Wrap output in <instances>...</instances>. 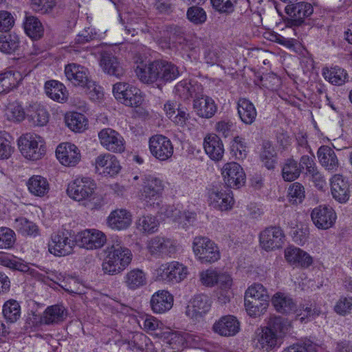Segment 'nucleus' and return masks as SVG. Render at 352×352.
Instances as JSON below:
<instances>
[{
  "instance_id": "f257e3e1",
  "label": "nucleus",
  "mask_w": 352,
  "mask_h": 352,
  "mask_svg": "<svg viewBox=\"0 0 352 352\" xmlns=\"http://www.w3.org/2000/svg\"><path fill=\"white\" fill-rule=\"evenodd\" d=\"M105 257L102 264V271L108 275L121 274L131 263V251L122 245L121 239L116 236L104 250Z\"/></svg>"
},
{
  "instance_id": "f03ea898",
  "label": "nucleus",
  "mask_w": 352,
  "mask_h": 352,
  "mask_svg": "<svg viewBox=\"0 0 352 352\" xmlns=\"http://www.w3.org/2000/svg\"><path fill=\"white\" fill-rule=\"evenodd\" d=\"M164 190L162 179L153 175H146L142 179V188L139 192V199L145 208H155Z\"/></svg>"
},
{
  "instance_id": "7ed1b4c3",
  "label": "nucleus",
  "mask_w": 352,
  "mask_h": 352,
  "mask_svg": "<svg viewBox=\"0 0 352 352\" xmlns=\"http://www.w3.org/2000/svg\"><path fill=\"white\" fill-rule=\"evenodd\" d=\"M194 254L201 263L208 264L220 258V252L217 244L206 236H198L192 241Z\"/></svg>"
},
{
  "instance_id": "20e7f679",
  "label": "nucleus",
  "mask_w": 352,
  "mask_h": 352,
  "mask_svg": "<svg viewBox=\"0 0 352 352\" xmlns=\"http://www.w3.org/2000/svg\"><path fill=\"white\" fill-rule=\"evenodd\" d=\"M18 145L22 155L30 160H38L45 153L43 139L34 133H25L18 140Z\"/></svg>"
},
{
  "instance_id": "39448f33",
  "label": "nucleus",
  "mask_w": 352,
  "mask_h": 352,
  "mask_svg": "<svg viewBox=\"0 0 352 352\" xmlns=\"http://www.w3.org/2000/svg\"><path fill=\"white\" fill-rule=\"evenodd\" d=\"M96 184L89 177H77L71 182L67 188L68 196L78 202L91 201L93 198Z\"/></svg>"
},
{
  "instance_id": "423d86ee",
  "label": "nucleus",
  "mask_w": 352,
  "mask_h": 352,
  "mask_svg": "<svg viewBox=\"0 0 352 352\" xmlns=\"http://www.w3.org/2000/svg\"><path fill=\"white\" fill-rule=\"evenodd\" d=\"M113 94L117 100L128 107H138L143 102L141 91L126 82H120L113 85Z\"/></svg>"
},
{
  "instance_id": "0eeeda50",
  "label": "nucleus",
  "mask_w": 352,
  "mask_h": 352,
  "mask_svg": "<svg viewBox=\"0 0 352 352\" xmlns=\"http://www.w3.org/2000/svg\"><path fill=\"white\" fill-rule=\"evenodd\" d=\"M285 12L288 16L284 21L287 28L300 26L306 18L310 16L314 12L312 6L307 2L300 1L287 4Z\"/></svg>"
},
{
  "instance_id": "6e6552de",
  "label": "nucleus",
  "mask_w": 352,
  "mask_h": 352,
  "mask_svg": "<svg viewBox=\"0 0 352 352\" xmlns=\"http://www.w3.org/2000/svg\"><path fill=\"white\" fill-rule=\"evenodd\" d=\"M146 250L155 258H170L177 251V242L170 238L155 236L148 240Z\"/></svg>"
},
{
  "instance_id": "1a4fd4ad",
  "label": "nucleus",
  "mask_w": 352,
  "mask_h": 352,
  "mask_svg": "<svg viewBox=\"0 0 352 352\" xmlns=\"http://www.w3.org/2000/svg\"><path fill=\"white\" fill-rule=\"evenodd\" d=\"M100 144L107 151L114 153H122L125 151V140L123 136L111 128H104L98 134Z\"/></svg>"
},
{
  "instance_id": "9d476101",
  "label": "nucleus",
  "mask_w": 352,
  "mask_h": 352,
  "mask_svg": "<svg viewBox=\"0 0 352 352\" xmlns=\"http://www.w3.org/2000/svg\"><path fill=\"white\" fill-rule=\"evenodd\" d=\"M76 242L87 250L101 248L107 242V236L102 231L96 229H86L76 236Z\"/></svg>"
},
{
  "instance_id": "9b49d317",
  "label": "nucleus",
  "mask_w": 352,
  "mask_h": 352,
  "mask_svg": "<svg viewBox=\"0 0 352 352\" xmlns=\"http://www.w3.org/2000/svg\"><path fill=\"white\" fill-rule=\"evenodd\" d=\"M252 343L256 349L270 352L275 348L279 347L282 342L278 340L272 331H270L265 327H261L255 331Z\"/></svg>"
},
{
  "instance_id": "f8f14e48",
  "label": "nucleus",
  "mask_w": 352,
  "mask_h": 352,
  "mask_svg": "<svg viewBox=\"0 0 352 352\" xmlns=\"http://www.w3.org/2000/svg\"><path fill=\"white\" fill-rule=\"evenodd\" d=\"M221 175L225 184L230 188H239L245 183V172L238 163L225 164L221 169Z\"/></svg>"
},
{
  "instance_id": "ddd939ff",
  "label": "nucleus",
  "mask_w": 352,
  "mask_h": 352,
  "mask_svg": "<svg viewBox=\"0 0 352 352\" xmlns=\"http://www.w3.org/2000/svg\"><path fill=\"white\" fill-rule=\"evenodd\" d=\"M285 238L283 230L276 226L265 228L259 236L261 246L266 251L280 248L284 244Z\"/></svg>"
},
{
  "instance_id": "4468645a",
  "label": "nucleus",
  "mask_w": 352,
  "mask_h": 352,
  "mask_svg": "<svg viewBox=\"0 0 352 352\" xmlns=\"http://www.w3.org/2000/svg\"><path fill=\"white\" fill-rule=\"evenodd\" d=\"M149 149L152 155L160 161L170 159L173 154L171 141L162 135H156L150 138Z\"/></svg>"
},
{
  "instance_id": "2eb2a0df",
  "label": "nucleus",
  "mask_w": 352,
  "mask_h": 352,
  "mask_svg": "<svg viewBox=\"0 0 352 352\" xmlns=\"http://www.w3.org/2000/svg\"><path fill=\"white\" fill-rule=\"evenodd\" d=\"M74 241L65 232H57L52 234L48 244L49 252L56 256H64L72 253Z\"/></svg>"
},
{
  "instance_id": "dca6fc26",
  "label": "nucleus",
  "mask_w": 352,
  "mask_h": 352,
  "mask_svg": "<svg viewBox=\"0 0 352 352\" xmlns=\"http://www.w3.org/2000/svg\"><path fill=\"white\" fill-rule=\"evenodd\" d=\"M211 305L212 301L208 296L196 295L186 307L185 314L193 320L198 321L210 311Z\"/></svg>"
},
{
  "instance_id": "f3484780",
  "label": "nucleus",
  "mask_w": 352,
  "mask_h": 352,
  "mask_svg": "<svg viewBox=\"0 0 352 352\" xmlns=\"http://www.w3.org/2000/svg\"><path fill=\"white\" fill-rule=\"evenodd\" d=\"M95 169L100 175L113 177L120 172L121 166L115 155L107 153L99 155L95 159Z\"/></svg>"
},
{
  "instance_id": "a211bd4d",
  "label": "nucleus",
  "mask_w": 352,
  "mask_h": 352,
  "mask_svg": "<svg viewBox=\"0 0 352 352\" xmlns=\"http://www.w3.org/2000/svg\"><path fill=\"white\" fill-rule=\"evenodd\" d=\"M336 217L333 209L325 206L315 208L311 214L314 224L321 230H327L331 228L336 222Z\"/></svg>"
},
{
  "instance_id": "6ab92c4d",
  "label": "nucleus",
  "mask_w": 352,
  "mask_h": 352,
  "mask_svg": "<svg viewBox=\"0 0 352 352\" xmlns=\"http://www.w3.org/2000/svg\"><path fill=\"white\" fill-rule=\"evenodd\" d=\"M59 162L66 166H75L80 160L81 155L78 147L71 143H62L56 150Z\"/></svg>"
},
{
  "instance_id": "aec40b11",
  "label": "nucleus",
  "mask_w": 352,
  "mask_h": 352,
  "mask_svg": "<svg viewBox=\"0 0 352 352\" xmlns=\"http://www.w3.org/2000/svg\"><path fill=\"white\" fill-rule=\"evenodd\" d=\"M174 93L182 100L186 101L190 98L196 99L197 97L202 96L203 87L197 82L183 80L176 84Z\"/></svg>"
},
{
  "instance_id": "412c9836",
  "label": "nucleus",
  "mask_w": 352,
  "mask_h": 352,
  "mask_svg": "<svg viewBox=\"0 0 352 352\" xmlns=\"http://www.w3.org/2000/svg\"><path fill=\"white\" fill-rule=\"evenodd\" d=\"M173 296L168 291L158 290L152 295L150 306L155 314H164L173 307Z\"/></svg>"
},
{
  "instance_id": "4be33fe9",
  "label": "nucleus",
  "mask_w": 352,
  "mask_h": 352,
  "mask_svg": "<svg viewBox=\"0 0 352 352\" xmlns=\"http://www.w3.org/2000/svg\"><path fill=\"white\" fill-rule=\"evenodd\" d=\"M208 203L215 209L227 211L232 209L234 201L230 190H212L208 194Z\"/></svg>"
},
{
  "instance_id": "5701e85b",
  "label": "nucleus",
  "mask_w": 352,
  "mask_h": 352,
  "mask_svg": "<svg viewBox=\"0 0 352 352\" xmlns=\"http://www.w3.org/2000/svg\"><path fill=\"white\" fill-rule=\"evenodd\" d=\"M284 256L290 265L296 267H308L313 263V258L308 253L294 246L285 248Z\"/></svg>"
},
{
  "instance_id": "b1692460",
  "label": "nucleus",
  "mask_w": 352,
  "mask_h": 352,
  "mask_svg": "<svg viewBox=\"0 0 352 352\" xmlns=\"http://www.w3.org/2000/svg\"><path fill=\"white\" fill-rule=\"evenodd\" d=\"M65 74L67 80L74 85L85 86L92 83L89 79L88 69L76 63L69 64L65 66Z\"/></svg>"
},
{
  "instance_id": "393cba45",
  "label": "nucleus",
  "mask_w": 352,
  "mask_h": 352,
  "mask_svg": "<svg viewBox=\"0 0 352 352\" xmlns=\"http://www.w3.org/2000/svg\"><path fill=\"white\" fill-rule=\"evenodd\" d=\"M333 197L339 203H346L350 197L349 184L341 175H334L331 179Z\"/></svg>"
},
{
  "instance_id": "a878e982",
  "label": "nucleus",
  "mask_w": 352,
  "mask_h": 352,
  "mask_svg": "<svg viewBox=\"0 0 352 352\" xmlns=\"http://www.w3.org/2000/svg\"><path fill=\"white\" fill-rule=\"evenodd\" d=\"M214 331L222 336H233L240 329V323L236 317L228 315L222 316L212 327Z\"/></svg>"
},
{
  "instance_id": "bb28decb",
  "label": "nucleus",
  "mask_w": 352,
  "mask_h": 352,
  "mask_svg": "<svg viewBox=\"0 0 352 352\" xmlns=\"http://www.w3.org/2000/svg\"><path fill=\"white\" fill-rule=\"evenodd\" d=\"M193 109L199 117L209 119L214 116L217 106L212 98L202 94V96L194 99Z\"/></svg>"
},
{
  "instance_id": "cd10ccee",
  "label": "nucleus",
  "mask_w": 352,
  "mask_h": 352,
  "mask_svg": "<svg viewBox=\"0 0 352 352\" xmlns=\"http://www.w3.org/2000/svg\"><path fill=\"white\" fill-rule=\"evenodd\" d=\"M206 153L213 161H220L224 154V147L220 138L215 134L208 135L204 140Z\"/></svg>"
},
{
  "instance_id": "c85d7f7f",
  "label": "nucleus",
  "mask_w": 352,
  "mask_h": 352,
  "mask_svg": "<svg viewBox=\"0 0 352 352\" xmlns=\"http://www.w3.org/2000/svg\"><path fill=\"white\" fill-rule=\"evenodd\" d=\"M159 67L158 60L138 65L135 69V74L138 79L147 84L159 82Z\"/></svg>"
},
{
  "instance_id": "c756f323",
  "label": "nucleus",
  "mask_w": 352,
  "mask_h": 352,
  "mask_svg": "<svg viewBox=\"0 0 352 352\" xmlns=\"http://www.w3.org/2000/svg\"><path fill=\"white\" fill-rule=\"evenodd\" d=\"M131 214L125 209L112 211L107 218V225L113 230H125L131 224Z\"/></svg>"
},
{
  "instance_id": "7c9ffc66",
  "label": "nucleus",
  "mask_w": 352,
  "mask_h": 352,
  "mask_svg": "<svg viewBox=\"0 0 352 352\" xmlns=\"http://www.w3.org/2000/svg\"><path fill=\"white\" fill-rule=\"evenodd\" d=\"M270 331H272L281 342L285 336L289 332L292 324L289 320L281 316H272L269 318L267 325Z\"/></svg>"
},
{
  "instance_id": "2f4dec72",
  "label": "nucleus",
  "mask_w": 352,
  "mask_h": 352,
  "mask_svg": "<svg viewBox=\"0 0 352 352\" xmlns=\"http://www.w3.org/2000/svg\"><path fill=\"white\" fill-rule=\"evenodd\" d=\"M318 161L327 170L337 171L340 163L335 151L328 146H320L317 152Z\"/></svg>"
},
{
  "instance_id": "473e14b6",
  "label": "nucleus",
  "mask_w": 352,
  "mask_h": 352,
  "mask_svg": "<svg viewBox=\"0 0 352 352\" xmlns=\"http://www.w3.org/2000/svg\"><path fill=\"white\" fill-rule=\"evenodd\" d=\"M100 65L106 74L120 78L124 75V69L118 61L117 57L111 53L102 54Z\"/></svg>"
},
{
  "instance_id": "72a5a7b5",
  "label": "nucleus",
  "mask_w": 352,
  "mask_h": 352,
  "mask_svg": "<svg viewBox=\"0 0 352 352\" xmlns=\"http://www.w3.org/2000/svg\"><path fill=\"white\" fill-rule=\"evenodd\" d=\"M124 283L130 290H136L147 284L146 272L139 268L129 271L124 276Z\"/></svg>"
},
{
  "instance_id": "f704fd0d",
  "label": "nucleus",
  "mask_w": 352,
  "mask_h": 352,
  "mask_svg": "<svg viewBox=\"0 0 352 352\" xmlns=\"http://www.w3.org/2000/svg\"><path fill=\"white\" fill-rule=\"evenodd\" d=\"M237 112L241 120L245 124H252L257 116L254 104L246 98L239 99Z\"/></svg>"
},
{
  "instance_id": "c9c22d12",
  "label": "nucleus",
  "mask_w": 352,
  "mask_h": 352,
  "mask_svg": "<svg viewBox=\"0 0 352 352\" xmlns=\"http://www.w3.org/2000/svg\"><path fill=\"white\" fill-rule=\"evenodd\" d=\"M271 301L275 310L278 313L288 314L296 311V305L293 299L283 293H276Z\"/></svg>"
},
{
  "instance_id": "e433bc0d",
  "label": "nucleus",
  "mask_w": 352,
  "mask_h": 352,
  "mask_svg": "<svg viewBox=\"0 0 352 352\" xmlns=\"http://www.w3.org/2000/svg\"><path fill=\"white\" fill-rule=\"evenodd\" d=\"M322 74L327 81L333 85L341 86L348 81L347 72L338 66L324 67Z\"/></svg>"
},
{
  "instance_id": "4c0bfd02",
  "label": "nucleus",
  "mask_w": 352,
  "mask_h": 352,
  "mask_svg": "<svg viewBox=\"0 0 352 352\" xmlns=\"http://www.w3.org/2000/svg\"><path fill=\"white\" fill-rule=\"evenodd\" d=\"M67 316V311L62 305H55L48 307L41 318V322L52 324L63 321Z\"/></svg>"
},
{
  "instance_id": "58836bf2",
  "label": "nucleus",
  "mask_w": 352,
  "mask_h": 352,
  "mask_svg": "<svg viewBox=\"0 0 352 352\" xmlns=\"http://www.w3.org/2000/svg\"><path fill=\"white\" fill-rule=\"evenodd\" d=\"M159 82L166 83L175 80L179 76L178 67L173 63L158 60Z\"/></svg>"
},
{
  "instance_id": "ea45409f",
  "label": "nucleus",
  "mask_w": 352,
  "mask_h": 352,
  "mask_svg": "<svg viewBox=\"0 0 352 352\" xmlns=\"http://www.w3.org/2000/svg\"><path fill=\"white\" fill-rule=\"evenodd\" d=\"M46 94L52 100L63 102L67 98V91L63 84L57 80H50L45 82Z\"/></svg>"
},
{
  "instance_id": "a19ab883",
  "label": "nucleus",
  "mask_w": 352,
  "mask_h": 352,
  "mask_svg": "<svg viewBox=\"0 0 352 352\" xmlns=\"http://www.w3.org/2000/svg\"><path fill=\"white\" fill-rule=\"evenodd\" d=\"M23 27L26 34L34 40H38L43 36L44 28L40 20L34 16H26Z\"/></svg>"
},
{
  "instance_id": "79ce46f5",
  "label": "nucleus",
  "mask_w": 352,
  "mask_h": 352,
  "mask_svg": "<svg viewBox=\"0 0 352 352\" xmlns=\"http://www.w3.org/2000/svg\"><path fill=\"white\" fill-rule=\"evenodd\" d=\"M29 191L37 197L45 196L50 190V184L46 178L41 175L32 176L27 182Z\"/></svg>"
},
{
  "instance_id": "37998d69",
  "label": "nucleus",
  "mask_w": 352,
  "mask_h": 352,
  "mask_svg": "<svg viewBox=\"0 0 352 352\" xmlns=\"http://www.w3.org/2000/svg\"><path fill=\"white\" fill-rule=\"evenodd\" d=\"M159 225L158 219L151 214L143 215L136 221L137 229L142 233L147 234L156 232Z\"/></svg>"
},
{
  "instance_id": "c03bdc74",
  "label": "nucleus",
  "mask_w": 352,
  "mask_h": 352,
  "mask_svg": "<svg viewBox=\"0 0 352 352\" xmlns=\"http://www.w3.org/2000/svg\"><path fill=\"white\" fill-rule=\"evenodd\" d=\"M270 301H261L257 300H244V306L247 314L252 318H256L263 316L269 307Z\"/></svg>"
},
{
  "instance_id": "a18cd8bd",
  "label": "nucleus",
  "mask_w": 352,
  "mask_h": 352,
  "mask_svg": "<svg viewBox=\"0 0 352 352\" xmlns=\"http://www.w3.org/2000/svg\"><path fill=\"white\" fill-rule=\"evenodd\" d=\"M260 159L268 170L274 168L276 164V153L270 142L263 143Z\"/></svg>"
},
{
  "instance_id": "49530a36",
  "label": "nucleus",
  "mask_w": 352,
  "mask_h": 352,
  "mask_svg": "<svg viewBox=\"0 0 352 352\" xmlns=\"http://www.w3.org/2000/svg\"><path fill=\"white\" fill-rule=\"evenodd\" d=\"M246 300L270 301V296L266 288L261 283H254L248 287L244 295Z\"/></svg>"
},
{
  "instance_id": "de8ad7c7",
  "label": "nucleus",
  "mask_w": 352,
  "mask_h": 352,
  "mask_svg": "<svg viewBox=\"0 0 352 352\" xmlns=\"http://www.w3.org/2000/svg\"><path fill=\"white\" fill-rule=\"evenodd\" d=\"M13 226L23 234L36 236L39 234V229L36 223L28 221L24 217L16 219Z\"/></svg>"
},
{
  "instance_id": "09e8293b",
  "label": "nucleus",
  "mask_w": 352,
  "mask_h": 352,
  "mask_svg": "<svg viewBox=\"0 0 352 352\" xmlns=\"http://www.w3.org/2000/svg\"><path fill=\"white\" fill-rule=\"evenodd\" d=\"M3 314L9 322L17 321L21 316V307L19 302L12 299L6 301L3 306Z\"/></svg>"
},
{
  "instance_id": "8fccbe9b",
  "label": "nucleus",
  "mask_w": 352,
  "mask_h": 352,
  "mask_svg": "<svg viewBox=\"0 0 352 352\" xmlns=\"http://www.w3.org/2000/svg\"><path fill=\"white\" fill-rule=\"evenodd\" d=\"M65 122L67 126L74 131H84L87 124L85 116L77 112H72L65 117Z\"/></svg>"
},
{
  "instance_id": "3c124183",
  "label": "nucleus",
  "mask_w": 352,
  "mask_h": 352,
  "mask_svg": "<svg viewBox=\"0 0 352 352\" xmlns=\"http://www.w3.org/2000/svg\"><path fill=\"white\" fill-rule=\"evenodd\" d=\"M301 173L300 167L296 161L288 159L282 168V175L285 181L292 182L296 179Z\"/></svg>"
},
{
  "instance_id": "603ef678",
  "label": "nucleus",
  "mask_w": 352,
  "mask_h": 352,
  "mask_svg": "<svg viewBox=\"0 0 352 352\" xmlns=\"http://www.w3.org/2000/svg\"><path fill=\"white\" fill-rule=\"evenodd\" d=\"M319 348L318 344L306 339L284 348L281 352H318Z\"/></svg>"
},
{
  "instance_id": "864d4df0",
  "label": "nucleus",
  "mask_w": 352,
  "mask_h": 352,
  "mask_svg": "<svg viewBox=\"0 0 352 352\" xmlns=\"http://www.w3.org/2000/svg\"><path fill=\"white\" fill-rule=\"evenodd\" d=\"M19 38L15 34L0 36V50L6 54L14 52L19 47Z\"/></svg>"
},
{
  "instance_id": "5fc2aeb1",
  "label": "nucleus",
  "mask_w": 352,
  "mask_h": 352,
  "mask_svg": "<svg viewBox=\"0 0 352 352\" xmlns=\"http://www.w3.org/2000/svg\"><path fill=\"white\" fill-rule=\"evenodd\" d=\"M172 266L170 261L160 264L155 270V280L165 283L173 284Z\"/></svg>"
},
{
  "instance_id": "6e6d98bb",
  "label": "nucleus",
  "mask_w": 352,
  "mask_h": 352,
  "mask_svg": "<svg viewBox=\"0 0 352 352\" xmlns=\"http://www.w3.org/2000/svg\"><path fill=\"white\" fill-rule=\"evenodd\" d=\"M170 263L172 265L170 271L173 273V284L180 283L187 278L189 274L187 266L176 261H170Z\"/></svg>"
},
{
  "instance_id": "4d7b16f0",
  "label": "nucleus",
  "mask_w": 352,
  "mask_h": 352,
  "mask_svg": "<svg viewBox=\"0 0 352 352\" xmlns=\"http://www.w3.org/2000/svg\"><path fill=\"white\" fill-rule=\"evenodd\" d=\"M140 327L146 333H151L158 329H161L162 323L151 315H145L140 317L138 320Z\"/></svg>"
},
{
  "instance_id": "13d9d810",
  "label": "nucleus",
  "mask_w": 352,
  "mask_h": 352,
  "mask_svg": "<svg viewBox=\"0 0 352 352\" xmlns=\"http://www.w3.org/2000/svg\"><path fill=\"white\" fill-rule=\"evenodd\" d=\"M6 116L8 120L19 122L25 118V111L18 102H12L8 104L6 110Z\"/></svg>"
},
{
  "instance_id": "bf43d9fd",
  "label": "nucleus",
  "mask_w": 352,
  "mask_h": 352,
  "mask_svg": "<svg viewBox=\"0 0 352 352\" xmlns=\"http://www.w3.org/2000/svg\"><path fill=\"white\" fill-rule=\"evenodd\" d=\"M305 197V188L301 184L295 182L290 185L288 189V198L290 203L293 204H300Z\"/></svg>"
},
{
  "instance_id": "052dcab7",
  "label": "nucleus",
  "mask_w": 352,
  "mask_h": 352,
  "mask_svg": "<svg viewBox=\"0 0 352 352\" xmlns=\"http://www.w3.org/2000/svg\"><path fill=\"white\" fill-rule=\"evenodd\" d=\"M187 18L194 24L200 25L206 22L207 15L203 8L197 6H192L188 9Z\"/></svg>"
},
{
  "instance_id": "680f3d73",
  "label": "nucleus",
  "mask_w": 352,
  "mask_h": 352,
  "mask_svg": "<svg viewBox=\"0 0 352 352\" xmlns=\"http://www.w3.org/2000/svg\"><path fill=\"white\" fill-rule=\"evenodd\" d=\"M15 242V233L12 230L6 227L0 228V248L8 249Z\"/></svg>"
},
{
  "instance_id": "e2e57ef3",
  "label": "nucleus",
  "mask_w": 352,
  "mask_h": 352,
  "mask_svg": "<svg viewBox=\"0 0 352 352\" xmlns=\"http://www.w3.org/2000/svg\"><path fill=\"white\" fill-rule=\"evenodd\" d=\"M9 138L8 134L0 132V160L8 159L14 151Z\"/></svg>"
},
{
  "instance_id": "0e129e2a",
  "label": "nucleus",
  "mask_w": 352,
  "mask_h": 352,
  "mask_svg": "<svg viewBox=\"0 0 352 352\" xmlns=\"http://www.w3.org/2000/svg\"><path fill=\"white\" fill-rule=\"evenodd\" d=\"M212 8L221 14H230L233 12L236 0H210Z\"/></svg>"
},
{
  "instance_id": "69168bd1",
  "label": "nucleus",
  "mask_w": 352,
  "mask_h": 352,
  "mask_svg": "<svg viewBox=\"0 0 352 352\" xmlns=\"http://www.w3.org/2000/svg\"><path fill=\"white\" fill-rule=\"evenodd\" d=\"M33 10L41 14H46L52 10L56 5L55 0H30Z\"/></svg>"
},
{
  "instance_id": "338daca9",
  "label": "nucleus",
  "mask_w": 352,
  "mask_h": 352,
  "mask_svg": "<svg viewBox=\"0 0 352 352\" xmlns=\"http://www.w3.org/2000/svg\"><path fill=\"white\" fill-rule=\"evenodd\" d=\"M0 82L4 91L9 92L18 85V80L12 71L0 74Z\"/></svg>"
},
{
  "instance_id": "774afa93",
  "label": "nucleus",
  "mask_w": 352,
  "mask_h": 352,
  "mask_svg": "<svg viewBox=\"0 0 352 352\" xmlns=\"http://www.w3.org/2000/svg\"><path fill=\"white\" fill-rule=\"evenodd\" d=\"M232 150L234 152L236 157L242 160L246 156V146L244 139L239 136H236L232 144Z\"/></svg>"
}]
</instances>
